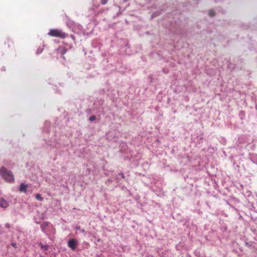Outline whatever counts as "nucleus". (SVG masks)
I'll return each mask as SVG.
<instances>
[{
	"label": "nucleus",
	"mask_w": 257,
	"mask_h": 257,
	"mask_svg": "<svg viewBox=\"0 0 257 257\" xmlns=\"http://www.w3.org/2000/svg\"><path fill=\"white\" fill-rule=\"evenodd\" d=\"M50 228H51V229L52 232V233H54V232H55V228L53 227V226H52V225H51H51H50Z\"/></svg>",
	"instance_id": "16"
},
{
	"label": "nucleus",
	"mask_w": 257,
	"mask_h": 257,
	"mask_svg": "<svg viewBox=\"0 0 257 257\" xmlns=\"http://www.w3.org/2000/svg\"><path fill=\"white\" fill-rule=\"evenodd\" d=\"M36 198L37 200L42 201L43 200V198L42 197V195L40 194H37L36 195Z\"/></svg>",
	"instance_id": "10"
},
{
	"label": "nucleus",
	"mask_w": 257,
	"mask_h": 257,
	"mask_svg": "<svg viewBox=\"0 0 257 257\" xmlns=\"http://www.w3.org/2000/svg\"><path fill=\"white\" fill-rule=\"evenodd\" d=\"M12 245H13V246H14L15 245V243H13V244H12Z\"/></svg>",
	"instance_id": "23"
},
{
	"label": "nucleus",
	"mask_w": 257,
	"mask_h": 257,
	"mask_svg": "<svg viewBox=\"0 0 257 257\" xmlns=\"http://www.w3.org/2000/svg\"><path fill=\"white\" fill-rule=\"evenodd\" d=\"M96 119V116L95 115L90 116L89 118V120L90 121H93Z\"/></svg>",
	"instance_id": "13"
},
{
	"label": "nucleus",
	"mask_w": 257,
	"mask_h": 257,
	"mask_svg": "<svg viewBox=\"0 0 257 257\" xmlns=\"http://www.w3.org/2000/svg\"><path fill=\"white\" fill-rule=\"evenodd\" d=\"M0 206L4 208H6L9 206V203L4 198H1L0 199Z\"/></svg>",
	"instance_id": "8"
},
{
	"label": "nucleus",
	"mask_w": 257,
	"mask_h": 257,
	"mask_svg": "<svg viewBox=\"0 0 257 257\" xmlns=\"http://www.w3.org/2000/svg\"><path fill=\"white\" fill-rule=\"evenodd\" d=\"M41 230L42 231L45 233H46V229H47V228L49 227V223L48 222H44L43 223L41 224Z\"/></svg>",
	"instance_id": "7"
},
{
	"label": "nucleus",
	"mask_w": 257,
	"mask_h": 257,
	"mask_svg": "<svg viewBox=\"0 0 257 257\" xmlns=\"http://www.w3.org/2000/svg\"><path fill=\"white\" fill-rule=\"evenodd\" d=\"M48 34L52 37L60 38H65L68 36L67 34L63 32L61 30L57 29H51Z\"/></svg>",
	"instance_id": "2"
},
{
	"label": "nucleus",
	"mask_w": 257,
	"mask_h": 257,
	"mask_svg": "<svg viewBox=\"0 0 257 257\" xmlns=\"http://www.w3.org/2000/svg\"><path fill=\"white\" fill-rule=\"evenodd\" d=\"M78 244V240L75 238H71L69 239L67 242L68 247L73 251L76 250Z\"/></svg>",
	"instance_id": "4"
},
{
	"label": "nucleus",
	"mask_w": 257,
	"mask_h": 257,
	"mask_svg": "<svg viewBox=\"0 0 257 257\" xmlns=\"http://www.w3.org/2000/svg\"><path fill=\"white\" fill-rule=\"evenodd\" d=\"M209 15L211 17H213L215 15V12L213 10H211L209 12Z\"/></svg>",
	"instance_id": "14"
},
{
	"label": "nucleus",
	"mask_w": 257,
	"mask_h": 257,
	"mask_svg": "<svg viewBox=\"0 0 257 257\" xmlns=\"http://www.w3.org/2000/svg\"><path fill=\"white\" fill-rule=\"evenodd\" d=\"M108 0H101V4L103 5H104L107 4Z\"/></svg>",
	"instance_id": "15"
},
{
	"label": "nucleus",
	"mask_w": 257,
	"mask_h": 257,
	"mask_svg": "<svg viewBox=\"0 0 257 257\" xmlns=\"http://www.w3.org/2000/svg\"><path fill=\"white\" fill-rule=\"evenodd\" d=\"M28 187V184H26L24 183H21L20 185V187H19V191L20 192H22L25 193H27Z\"/></svg>",
	"instance_id": "6"
},
{
	"label": "nucleus",
	"mask_w": 257,
	"mask_h": 257,
	"mask_svg": "<svg viewBox=\"0 0 257 257\" xmlns=\"http://www.w3.org/2000/svg\"><path fill=\"white\" fill-rule=\"evenodd\" d=\"M49 124H50L49 122H46V125H49Z\"/></svg>",
	"instance_id": "21"
},
{
	"label": "nucleus",
	"mask_w": 257,
	"mask_h": 257,
	"mask_svg": "<svg viewBox=\"0 0 257 257\" xmlns=\"http://www.w3.org/2000/svg\"><path fill=\"white\" fill-rule=\"evenodd\" d=\"M256 156H253V160H254V161H253V163H254V164H257V160H256L255 159V158H256Z\"/></svg>",
	"instance_id": "17"
},
{
	"label": "nucleus",
	"mask_w": 257,
	"mask_h": 257,
	"mask_svg": "<svg viewBox=\"0 0 257 257\" xmlns=\"http://www.w3.org/2000/svg\"><path fill=\"white\" fill-rule=\"evenodd\" d=\"M121 175H122V177H124V176H123V174H121Z\"/></svg>",
	"instance_id": "24"
},
{
	"label": "nucleus",
	"mask_w": 257,
	"mask_h": 257,
	"mask_svg": "<svg viewBox=\"0 0 257 257\" xmlns=\"http://www.w3.org/2000/svg\"><path fill=\"white\" fill-rule=\"evenodd\" d=\"M0 175L6 181L9 182L14 181V176L11 171L7 170L5 167L0 168Z\"/></svg>",
	"instance_id": "1"
},
{
	"label": "nucleus",
	"mask_w": 257,
	"mask_h": 257,
	"mask_svg": "<svg viewBox=\"0 0 257 257\" xmlns=\"http://www.w3.org/2000/svg\"><path fill=\"white\" fill-rule=\"evenodd\" d=\"M6 227L9 228L10 227V225L9 223L6 224Z\"/></svg>",
	"instance_id": "18"
},
{
	"label": "nucleus",
	"mask_w": 257,
	"mask_h": 257,
	"mask_svg": "<svg viewBox=\"0 0 257 257\" xmlns=\"http://www.w3.org/2000/svg\"><path fill=\"white\" fill-rule=\"evenodd\" d=\"M154 17H155V14H153L152 15V18H153Z\"/></svg>",
	"instance_id": "20"
},
{
	"label": "nucleus",
	"mask_w": 257,
	"mask_h": 257,
	"mask_svg": "<svg viewBox=\"0 0 257 257\" xmlns=\"http://www.w3.org/2000/svg\"><path fill=\"white\" fill-rule=\"evenodd\" d=\"M47 144L51 149L57 147V143L55 141H49Z\"/></svg>",
	"instance_id": "9"
},
{
	"label": "nucleus",
	"mask_w": 257,
	"mask_h": 257,
	"mask_svg": "<svg viewBox=\"0 0 257 257\" xmlns=\"http://www.w3.org/2000/svg\"><path fill=\"white\" fill-rule=\"evenodd\" d=\"M99 5H93L90 10V14L92 15L95 16H97L98 14L102 13L104 11V9L102 8H99Z\"/></svg>",
	"instance_id": "5"
},
{
	"label": "nucleus",
	"mask_w": 257,
	"mask_h": 257,
	"mask_svg": "<svg viewBox=\"0 0 257 257\" xmlns=\"http://www.w3.org/2000/svg\"><path fill=\"white\" fill-rule=\"evenodd\" d=\"M40 245L41 248L42 249H44L45 250H48V249L49 248V245L47 244L44 245L42 243H41L40 244Z\"/></svg>",
	"instance_id": "11"
},
{
	"label": "nucleus",
	"mask_w": 257,
	"mask_h": 257,
	"mask_svg": "<svg viewBox=\"0 0 257 257\" xmlns=\"http://www.w3.org/2000/svg\"><path fill=\"white\" fill-rule=\"evenodd\" d=\"M68 27L71 29L74 32L78 33L80 32L82 27L79 24L75 23L73 21L69 19L66 22Z\"/></svg>",
	"instance_id": "3"
},
{
	"label": "nucleus",
	"mask_w": 257,
	"mask_h": 257,
	"mask_svg": "<svg viewBox=\"0 0 257 257\" xmlns=\"http://www.w3.org/2000/svg\"><path fill=\"white\" fill-rule=\"evenodd\" d=\"M6 68L5 67H2V70L5 71Z\"/></svg>",
	"instance_id": "19"
},
{
	"label": "nucleus",
	"mask_w": 257,
	"mask_h": 257,
	"mask_svg": "<svg viewBox=\"0 0 257 257\" xmlns=\"http://www.w3.org/2000/svg\"><path fill=\"white\" fill-rule=\"evenodd\" d=\"M43 48L39 47V48L37 49V51H36V54H37V55L40 54H41V53L43 52Z\"/></svg>",
	"instance_id": "12"
},
{
	"label": "nucleus",
	"mask_w": 257,
	"mask_h": 257,
	"mask_svg": "<svg viewBox=\"0 0 257 257\" xmlns=\"http://www.w3.org/2000/svg\"><path fill=\"white\" fill-rule=\"evenodd\" d=\"M76 229H80V226H78L76 228Z\"/></svg>",
	"instance_id": "22"
}]
</instances>
